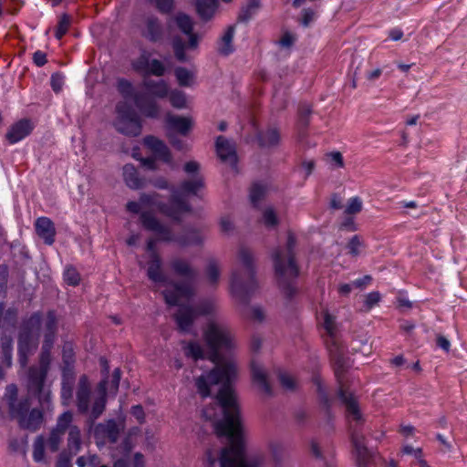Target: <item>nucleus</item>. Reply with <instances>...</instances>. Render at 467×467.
Segmentation results:
<instances>
[{"label": "nucleus", "mask_w": 467, "mask_h": 467, "mask_svg": "<svg viewBox=\"0 0 467 467\" xmlns=\"http://www.w3.org/2000/svg\"><path fill=\"white\" fill-rule=\"evenodd\" d=\"M178 28L189 36L188 43H184L181 37H174L172 40V47L176 58L181 62H185L188 57L184 52L186 47L195 48L198 45V36L192 33L193 23L189 16L179 13L174 17Z\"/></svg>", "instance_id": "nucleus-11"}, {"label": "nucleus", "mask_w": 467, "mask_h": 467, "mask_svg": "<svg viewBox=\"0 0 467 467\" xmlns=\"http://www.w3.org/2000/svg\"><path fill=\"white\" fill-rule=\"evenodd\" d=\"M117 118L114 121L116 130L127 136H138L141 132V122L138 114L128 101H121L116 107Z\"/></svg>", "instance_id": "nucleus-10"}, {"label": "nucleus", "mask_w": 467, "mask_h": 467, "mask_svg": "<svg viewBox=\"0 0 467 467\" xmlns=\"http://www.w3.org/2000/svg\"><path fill=\"white\" fill-rule=\"evenodd\" d=\"M36 339L33 337L32 332L24 329L20 332L18 337V354L19 361L22 366L27 363V357L36 349Z\"/></svg>", "instance_id": "nucleus-17"}, {"label": "nucleus", "mask_w": 467, "mask_h": 467, "mask_svg": "<svg viewBox=\"0 0 467 467\" xmlns=\"http://www.w3.org/2000/svg\"><path fill=\"white\" fill-rule=\"evenodd\" d=\"M206 467H260L264 461H205Z\"/></svg>", "instance_id": "nucleus-30"}, {"label": "nucleus", "mask_w": 467, "mask_h": 467, "mask_svg": "<svg viewBox=\"0 0 467 467\" xmlns=\"http://www.w3.org/2000/svg\"><path fill=\"white\" fill-rule=\"evenodd\" d=\"M143 86L154 97L163 99L169 95V86L164 80L145 79Z\"/></svg>", "instance_id": "nucleus-28"}, {"label": "nucleus", "mask_w": 467, "mask_h": 467, "mask_svg": "<svg viewBox=\"0 0 467 467\" xmlns=\"http://www.w3.org/2000/svg\"><path fill=\"white\" fill-rule=\"evenodd\" d=\"M64 433H60L55 429L52 430L50 436L47 440V447L51 451H57L63 440Z\"/></svg>", "instance_id": "nucleus-47"}, {"label": "nucleus", "mask_w": 467, "mask_h": 467, "mask_svg": "<svg viewBox=\"0 0 467 467\" xmlns=\"http://www.w3.org/2000/svg\"><path fill=\"white\" fill-rule=\"evenodd\" d=\"M45 440L42 436L36 439L33 445V458L36 462H41L44 459Z\"/></svg>", "instance_id": "nucleus-45"}, {"label": "nucleus", "mask_w": 467, "mask_h": 467, "mask_svg": "<svg viewBox=\"0 0 467 467\" xmlns=\"http://www.w3.org/2000/svg\"><path fill=\"white\" fill-rule=\"evenodd\" d=\"M159 197L160 195L156 192L142 193L140 196L139 202H129L126 205V209L132 213H139L141 208H150L157 210L173 219H178L181 213L191 210L190 205L181 198L176 190H172L170 204L161 202Z\"/></svg>", "instance_id": "nucleus-4"}, {"label": "nucleus", "mask_w": 467, "mask_h": 467, "mask_svg": "<svg viewBox=\"0 0 467 467\" xmlns=\"http://www.w3.org/2000/svg\"><path fill=\"white\" fill-rule=\"evenodd\" d=\"M220 228L223 233L229 234L234 230V224L229 216H223L220 221Z\"/></svg>", "instance_id": "nucleus-58"}, {"label": "nucleus", "mask_w": 467, "mask_h": 467, "mask_svg": "<svg viewBox=\"0 0 467 467\" xmlns=\"http://www.w3.org/2000/svg\"><path fill=\"white\" fill-rule=\"evenodd\" d=\"M51 350L48 346L41 348L39 365L31 367L28 372V391L36 396L41 404L50 401L51 392L45 386V380L51 363Z\"/></svg>", "instance_id": "nucleus-6"}, {"label": "nucleus", "mask_w": 467, "mask_h": 467, "mask_svg": "<svg viewBox=\"0 0 467 467\" xmlns=\"http://www.w3.org/2000/svg\"><path fill=\"white\" fill-rule=\"evenodd\" d=\"M150 61V54L144 51L132 61V67L137 72L148 75Z\"/></svg>", "instance_id": "nucleus-35"}, {"label": "nucleus", "mask_w": 467, "mask_h": 467, "mask_svg": "<svg viewBox=\"0 0 467 467\" xmlns=\"http://www.w3.org/2000/svg\"><path fill=\"white\" fill-rule=\"evenodd\" d=\"M33 60L37 67H43L47 62V55L46 53L37 50L33 54Z\"/></svg>", "instance_id": "nucleus-61"}, {"label": "nucleus", "mask_w": 467, "mask_h": 467, "mask_svg": "<svg viewBox=\"0 0 467 467\" xmlns=\"http://www.w3.org/2000/svg\"><path fill=\"white\" fill-rule=\"evenodd\" d=\"M73 350L65 347L63 349V361L67 367H69L73 363ZM65 369L67 373L69 372L68 368H66Z\"/></svg>", "instance_id": "nucleus-60"}, {"label": "nucleus", "mask_w": 467, "mask_h": 467, "mask_svg": "<svg viewBox=\"0 0 467 467\" xmlns=\"http://www.w3.org/2000/svg\"><path fill=\"white\" fill-rule=\"evenodd\" d=\"M251 369L254 384H256L260 390L264 392L265 395L271 396L272 388L267 380V376L266 373L265 372L264 368L260 364H257L256 362L253 361Z\"/></svg>", "instance_id": "nucleus-23"}, {"label": "nucleus", "mask_w": 467, "mask_h": 467, "mask_svg": "<svg viewBox=\"0 0 467 467\" xmlns=\"http://www.w3.org/2000/svg\"><path fill=\"white\" fill-rule=\"evenodd\" d=\"M123 178L130 189L137 190L145 186L144 180L139 177L138 171L132 164H126L123 167Z\"/></svg>", "instance_id": "nucleus-27"}, {"label": "nucleus", "mask_w": 467, "mask_h": 467, "mask_svg": "<svg viewBox=\"0 0 467 467\" xmlns=\"http://www.w3.org/2000/svg\"><path fill=\"white\" fill-rule=\"evenodd\" d=\"M257 140L262 148H274L279 145L281 136L276 128L269 127L258 133Z\"/></svg>", "instance_id": "nucleus-24"}, {"label": "nucleus", "mask_w": 467, "mask_h": 467, "mask_svg": "<svg viewBox=\"0 0 467 467\" xmlns=\"http://www.w3.org/2000/svg\"><path fill=\"white\" fill-rule=\"evenodd\" d=\"M200 169V165L197 161H191L185 163L184 171L188 174L192 176L183 181L179 188L171 187V192L172 193V190L178 191L181 198L189 205L187 201L184 199L183 194L188 195H199V192L204 187L203 178L198 172Z\"/></svg>", "instance_id": "nucleus-13"}, {"label": "nucleus", "mask_w": 467, "mask_h": 467, "mask_svg": "<svg viewBox=\"0 0 467 467\" xmlns=\"http://www.w3.org/2000/svg\"><path fill=\"white\" fill-rule=\"evenodd\" d=\"M90 385L87 376L79 378L77 389V407L80 413L86 414L89 411L90 404Z\"/></svg>", "instance_id": "nucleus-18"}, {"label": "nucleus", "mask_w": 467, "mask_h": 467, "mask_svg": "<svg viewBox=\"0 0 467 467\" xmlns=\"http://www.w3.org/2000/svg\"><path fill=\"white\" fill-rule=\"evenodd\" d=\"M216 151L223 161H228L231 164L236 162L235 145L226 138L219 136L216 139Z\"/></svg>", "instance_id": "nucleus-22"}, {"label": "nucleus", "mask_w": 467, "mask_h": 467, "mask_svg": "<svg viewBox=\"0 0 467 467\" xmlns=\"http://www.w3.org/2000/svg\"><path fill=\"white\" fill-rule=\"evenodd\" d=\"M71 17L66 14L60 16L57 30H56V37L57 39H61L63 36L67 32L68 27L70 26Z\"/></svg>", "instance_id": "nucleus-43"}, {"label": "nucleus", "mask_w": 467, "mask_h": 467, "mask_svg": "<svg viewBox=\"0 0 467 467\" xmlns=\"http://www.w3.org/2000/svg\"><path fill=\"white\" fill-rule=\"evenodd\" d=\"M330 352L335 367V374L339 383L338 397L346 407L348 418L358 422L361 420V414L356 398L343 384V374L349 366L348 361L339 350H331Z\"/></svg>", "instance_id": "nucleus-8"}, {"label": "nucleus", "mask_w": 467, "mask_h": 467, "mask_svg": "<svg viewBox=\"0 0 467 467\" xmlns=\"http://www.w3.org/2000/svg\"><path fill=\"white\" fill-rule=\"evenodd\" d=\"M350 437L358 466L366 467L372 459V452L365 444L364 435L358 430L351 427Z\"/></svg>", "instance_id": "nucleus-14"}, {"label": "nucleus", "mask_w": 467, "mask_h": 467, "mask_svg": "<svg viewBox=\"0 0 467 467\" xmlns=\"http://www.w3.org/2000/svg\"><path fill=\"white\" fill-rule=\"evenodd\" d=\"M380 300V295L379 292H371L366 296L365 304L368 309H370Z\"/></svg>", "instance_id": "nucleus-59"}, {"label": "nucleus", "mask_w": 467, "mask_h": 467, "mask_svg": "<svg viewBox=\"0 0 467 467\" xmlns=\"http://www.w3.org/2000/svg\"><path fill=\"white\" fill-rule=\"evenodd\" d=\"M362 210V201L359 197H352L348 200L345 213L348 214H356Z\"/></svg>", "instance_id": "nucleus-48"}, {"label": "nucleus", "mask_w": 467, "mask_h": 467, "mask_svg": "<svg viewBox=\"0 0 467 467\" xmlns=\"http://www.w3.org/2000/svg\"><path fill=\"white\" fill-rule=\"evenodd\" d=\"M140 219L142 226L159 235V240L165 243L174 242L181 246L198 245L202 244L204 236L197 230H187L181 234L175 235L171 229L161 223L151 213H140Z\"/></svg>", "instance_id": "nucleus-5"}, {"label": "nucleus", "mask_w": 467, "mask_h": 467, "mask_svg": "<svg viewBox=\"0 0 467 467\" xmlns=\"http://www.w3.org/2000/svg\"><path fill=\"white\" fill-rule=\"evenodd\" d=\"M364 247L363 242L361 241L358 235H354L347 244V248L348 249V253L357 256L360 254L361 249Z\"/></svg>", "instance_id": "nucleus-46"}, {"label": "nucleus", "mask_w": 467, "mask_h": 467, "mask_svg": "<svg viewBox=\"0 0 467 467\" xmlns=\"http://www.w3.org/2000/svg\"><path fill=\"white\" fill-rule=\"evenodd\" d=\"M81 447L80 430L77 426L69 428L67 438V449L71 454H77Z\"/></svg>", "instance_id": "nucleus-32"}, {"label": "nucleus", "mask_w": 467, "mask_h": 467, "mask_svg": "<svg viewBox=\"0 0 467 467\" xmlns=\"http://www.w3.org/2000/svg\"><path fill=\"white\" fill-rule=\"evenodd\" d=\"M323 327L327 334L333 337L336 333V322L334 317L328 313L324 314V324Z\"/></svg>", "instance_id": "nucleus-50"}, {"label": "nucleus", "mask_w": 467, "mask_h": 467, "mask_svg": "<svg viewBox=\"0 0 467 467\" xmlns=\"http://www.w3.org/2000/svg\"><path fill=\"white\" fill-rule=\"evenodd\" d=\"M167 122L171 129L179 131L182 135H186L192 127L191 119L181 116L169 115Z\"/></svg>", "instance_id": "nucleus-31"}, {"label": "nucleus", "mask_w": 467, "mask_h": 467, "mask_svg": "<svg viewBox=\"0 0 467 467\" xmlns=\"http://www.w3.org/2000/svg\"><path fill=\"white\" fill-rule=\"evenodd\" d=\"M169 99L171 105L175 108L182 109L186 104L185 95L182 91L180 90H172L169 92Z\"/></svg>", "instance_id": "nucleus-42"}, {"label": "nucleus", "mask_w": 467, "mask_h": 467, "mask_svg": "<svg viewBox=\"0 0 467 467\" xmlns=\"http://www.w3.org/2000/svg\"><path fill=\"white\" fill-rule=\"evenodd\" d=\"M106 380H102L99 383V394L94 399L90 410L89 419L92 421L97 420L103 413L106 407Z\"/></svg>", "instance_id": "nucleus-26"}, {"label": "nucleus", "mask_w": 467, "mask_h": 467, "mask_svg": "<svg viewBox=\"0 0 467 467\" xmlns=\"http://www.w3.org/2000/svg\"><path fill=\"white\" fill-rule=\"evenodd\" d=\"M164 73H165V67L162 64V62H161L158 59H152L151 61H150V68H149L148 75L150 74V75H154L156 77H161L164 75Z\"/></svg>", "instance_id": "nucleus-49"}, {"label": "nucleus", "mask_w": 467, "mask_h": 467, "mask_svg": "<svg viewBox=\"0 0 467 467\" xmlns=\"http://www.w3.org/2000/svg\"><path fill=\"white\" fill-rule=\"evenodd\" d=\"M295 246L296 237L289 233L286 246L285 248L278 247L272 254L278 287L288 299L293 298L297 293L296 278L299 272L295 261Z\"/></svg>", "instance_id": "nucleus-1"}, {"label": "nucleus", "mask_w": 467, "mask_h": 467, "mask_svg": "<svg viewBox=\"0 0 467 467\" xmlns=\"http://www.w3.org/2000/svg\"><path fill=\"white\" fill-rule=\"evenodd\" d=\"M140 31L141 36L152 43L161 41L164 36L163 26L160 19L154 16H148L144 18Z\"/></svg>", "instance_id": "nucleus-16"}, {"label": "nucleus", "mask_w": 467, "mask_h": 467, "mask_svg": "<svg viewBox=\"0 0 467 467\" xmlns=\"http://www.w3.org/2000/svg\"><path fill=\"white\" fill-rule=\"evenodd\" d=\"M73 377L69 376L64 369L61 388V400L64 406H68L72 399Z\"/></svg>", "instance_id": "nucleus-33"}, {"label": "nucleus", "mask_w": 467, "mask_h": 467, "mask_svg": "<svg viewBox=\"0 0 467 467\" xmlns=\"http://www.w3.org/2000/svg\"><path fill=\"white\" fill-rule=\"evenodd\" d=\"M315 17V12L311 9H303L302 10V23L304 26H308L310 22L313 21Z\"/></svg>", "instance_id": "nucleus-63"}, {"label": "nucleus", "mask_w": 467, "mask_h": 467, "mask_svg": "<svg viewBox=\"0 0 467 467\" xmlns=\"http://www.w3.org/2000/svg\"><path fill=\"white\" fill-rule=\"evenodd\" d=\"M436 344L439 348L443 349L446 352H449L451 348L450 341L442 335H438L436 338Z\"/></svg>", "instance_id": "nucleus-62"}, {"label": "nucleus", "mask_w": 467, "mask_h": 467, "mask_svg": "<svg viewBox=\"0 0 467 467\" xmlns=\"http://www.w3.org/2000/svg\"><path fill=\"white\" fill-rule=\"evenodd\" d=\"M238 266L232 273L231 291L242 302H246L249 296L257 289L254 252L245 246H241L237 253Z\"/></svg>", "instance_id": "nucleus-2"}, {"label": "nucleus", "mask_w": 467, "mask_h": 467, "mask_svg": "<svg viewBox=\"0 0 467 467\" xmlns=\"http://www.w3.org/2000/svg\"><path fill=\"white\" fill-rule=\"evenodd\" d=\"M402 451L406 454L413 455L416 459H420L422 456L421 449H415L410 445L404 446Z\"/></svg>", "instance_id": "nucleus-64"}, {"label": "nucleus", "mask_w": 467, "mask_h": 467, "mask_svg": "<svg viewBox=\"0 0 467 467\" xmlns=\"http://www.w3.org/2000/svg\"><path fill=\"white\" fill-rule=\"evenodd\" d=\"M72 420L73 414L70 411H66L58 417L57 425L54 429L60 433L65 434L66 431H69V428L73 426L71 425Z\"/></svg>", "instance_id": "nucleus-36"}, {"label": "nucleus", "mask_w": 467, "mask_h": 467, "mask_svg": "<svg viewBox=\"0 0 467 467\" xmlns=\"http://www.w3.org/2000/svg\"><path fill=\"white\" fill-rule=\"evenodd\" d=\"M64 280L69 285H78L80 282V275L78 270L69 265L64 271Z\"/></svg>", "instance_id": "nucleus-37"}, {"label": "nucleus", "mask_w": 467, "mask_h": 467, "mask_svg": "<svg viewBox=\"0 0 467 467\" xmlns=\"http://www.w3.org/2000/svg\"><path fill=\"white\" fill-rule=\"evenodd\" d=\"M278 379L282 388L285 390H294L296 387V379L287 372L280 371L278 374Z\"/></svg>", "instance_id": "nucleus-40"}, {"label": "nucleus", "mask_w": 467, "mask_h": 467, "mask_svg": "<svg viewBox=\"0 0 467 467\" xmlns=\"http://www.w3.org/2000/svg\"><path fill=\"white\" fill-rule=\"evenodd\" d=\"M118 90L127 99H132L140 111L147 117L155 118L159 114L157 103L146 94L134 90L131 83L126 79L118 81Z\"/></svg>", "instance_id": "nucleus-12"}, {"label": "nucleus", "mask_w": 467, "mask_h": 467, "mask_svg": "<svg viewBox=\"0 0 467 467\" xmlns=\"http://www.w3.org/2000/svg\"><path fill=\"white\" fill-rule=\"evenodd\" d=\"M260 0H247L246 5L241 9L238 20L241 22L248 21L259 9Z\"/></svg>", "instance_id": "nucleus-34"}, {"label": "nucleus", "mask_w": 467, "mask_h": 467, "mask_svg": "<svg viewBox=\"0 0 467 467\" xmlns=\"http://www.w3.org/2000/svg\"><path fill=\"white\" fill-rule=\"evenodd\" d=\"M266 188L261 183H254L250 191V199L254 205H256L265 193Z\"/></svg>", "instance_id": "nucleus-44"}, {"label": "nucleus", "mask_w": 467, "mask_h": 467, "mask_svg": "<svg viewBox=\"0 0 467 467\" xmlns=\"http://www.w3.org/2000/svg\"><path fill=\"white\" fill-rule=\"evenodd\" d=\"M161 13H170L173 8V0H150Z\"/></svg>", "instance_id": "nucleus-52"}, {"label": "nucleus", "mask_w": 467, "mask_h": 467, "mask_svg": "<svg viewBox=\"0 0 467 467\" xmlns=\"http://www.w3.org/2000/svg\"><path fill=\"white\" fill-rule=\"evenodd\" d=\"M250 318L254 322H263L265 318V310L259 306H252L250 309Z\"/></svg>", "instance_id": "nucleus-53"}, {"label": "nucleus", "mask_w": 467, "mask_h": 467, "mask_svg": "<svg viewBox=\"0 0 467 467\" xmlns=\"http://www.w3.org/2000/svg\"><path fill=\"white\" fill-rule=\"evenodd\" d=\"M147 265L148 278L164 289L169 287L170 277L163 272L161 255L153 254V258H149Z\"/></svg>", "instance_id": "nucleus-15"}, {"label": "nucleus", "mask_w": 467, "mask_h": 467, "mask_svg": "<svg viewBox=\"0 0 467 467\" xmlns=\"http://www.w3.org/2000/svg\"><path fill=\"white\" fill-rule=\"evenodd\" d=\"M170 267L174 275L182 277L181 282H174L170 278L169 287L162 294L168 305H179L181 301H190L194 296V282L197 271L183 258H173Z\"/></svg>", "instance_id": "nucleus-3"}, {"label": "nucleus", "mask_w": 467, "mask_h": 467, "mask_svg": "<svg viewBox=\"0 0 467 467\" xmlns=\"http://www.w3.org/2000/svg\"><path fill=\"white\" fill-rule=\"evenodd\" d=\"M206 275L208 277V281L212 285L217 284L220 277V268L215 261L209 262L206 268Z\"/></svg>", "instance_id": "nucleus-38"}, {"label": "nucleus", "mask_w": 467, "mask_h": 467, "mask_svg": "<svg viewBox=\"0 0 467 467\" xmlns=\"http://www.w3.org/2000/svg\"><path fill=\"white\" fill-rule=\"evenodd\" d=\"M144 144L152 151L156 159L161 160L165 163L171 162V152L163 141L153 136H147L144 138Z\"/></svg>", "instance_id": "nucleus-20"}, {"label": "nucleus", "mask_w": 467, "mask_h": 467, "mask_svg": "<svg viewBox=\"0 0 467 467\" xmlns=\"http://www.w3.org/2000/svg\"><path fill=\"white\" fill-rule=\"evenodd\" d=\"M234 26H230L223 33L220 41L218 42V52L223 56H228L234 52L233 39L234 36Z\"/></svg>", "instance_id": "nucleus-29"}, {"label": "nucleus", "mask_w": 467, "mask_h": 467, "mask_svg": "<svg viewBox=\"0 0 467 467\" xmlns=\"http://www.w3.org/2000/svg\"><path fill=\"white\" fill-rule=\"evenodd\" d=\"M52 89L57 93L62 89L64 85V76L60 73H54L50 78Z\"/></svg>", "instance_id": "nucleus-55"}, {"label": "nucleus", "mask_w": 467, "mask_h": 467, "mask_svg": "<svg viewBox=\"0 0 467 467\" xmlns=\"http://www.w3.org/2000/svg\"><path fill=\"white\" fill-rule=\"evenodd\" d=\"M2 355L4 362L9 367L12 360V339L10 337H3L1 342Z\"/></svg>", "instance_id": "nucleus-41"}, {"label": "nucleus", "mask_w": 467, "mask_h": 467, "mask_svg": "<svg viewBox=\"0 0 467 467\" xmlns=\"http://www.w3.org/2000/svg\"><path fill=\"white\" fill-rule=\"evenodd\" d=\"M96 433L109 442L115 443L119 438V428L115 420H109L104 423L98 424Z\"/></svg>", "instance_id": "nucleus-25"}, {"label": "nucleus", "mask_w": 467, "mask_h": 467, "mask_svg": "<svg viewBox=\"0 0 467 467\" xmlns=\"http://www.w3.org/2000/svg\"><path fill=\"white\" fill-rule=\"evenodd\" d=\"M311 114V109L308 105H302L299 109V122L303 127L308 125V118Z\"/></svg>", "instance_id": "nucleus-57"}, {"label": "nucleus", "mask_w": 467, "mask_h": 467, "mask_svg": "<svg viewBox=\"0 0 467 467\" xmlns=\"http://www.w3.org/2000/svg\"><path fill=\"white\" fill-rule=\"evenodd\" d=\"M189 301H181L178 310L173 314L175 322L180 331L189 333L192 329L194 320L199 315H209L214 310V304L210 301L200 303L196 307L185 305Z\"/></svg>", "instance_id": "nucleus-9"}, {"label": "nucleus", "mask_w": 467, "mask_h": 467, "mask_svg": "<svg viewBox=\"0 0 467 467\" xmlns=\"http://www.w3.org/2000/svg\"><path fill=\"white\" fill-rule=\"evenodd\" d=\"M7 391L9 393L10 414L18 420L20 427L30 431L39 429L43 423L42 411L37 409L29 411L30 402L28 399L16 402L17 389L15 385H9Z\"/></svg>", "instance_id": "nucleus-7"}, {"label": "nucleus", "mask_w": 467, "mask_h": 467, "mask_svg": "<svg viewBox=\"0 0 467 467\" xmlns=\"http://www.w3.org/2000/svg\"><path fill=\"white\" fill-rule=\"evenodd\" d=\"M33 130V125L28 119H21L13 124L5 134L6 140L11 144H15L26 136Z\"/></svg>", "instance_id": "nucleus-19"}, {"label": "nucleus", "mask_w": 467, "mask_h": 467, "mask_svg": "<svg viewBox=\"0 0 467 467\" xmlns=\"http://www.w3.org/2000/svg\"><path fill=\"white\" fill-rule=\"evenodd\" d=\"M45 330L46 332H57V318L54 312L49 311L47 313L46 321H45Z\"/></svg>", "instance_id": "nucleus-56"}, {"label": "nucleus", "mask_w": 467, "mask_h": 467, "mask_svg": "<svg viewBox=\"0 0 467 467\" xmlns=\"http://www.w3.org/2000/svg\"><path fill=\"white\" fill-rule=\"evenodd\" d=\"M155 234L154 237H151L148 240L147 245H146V251L149 254V258H153V254L160 255V254L157 252L156 249V244L157 242H162L161 240H159V235Z\"/></svg>", "instance_id": "nucleus-54"}, {"label": "nucleus", "mask_w": 467, "mask_h": 467, "mask_svg": "<svg viewBox=\"0 0 467 467\" xmlns=\"http://www.w3.org/2000/svg\"><path fill=\"white\" fill-rule=\"evenodd\" d=\"M36 232L45 244L51 245L55 242L56 229L54 223L47 217H39L35 223Z\"/></svg>", "instance_id": "nucleus-21"}, {"label": "nucleus", "mask_w": 467, "mask_h": 467, "mask_svg": "<svg viewBox=\"0 0 467 467\" xmlns=\"http://www.w3.org/2000/svg\"><path fill=\"white\" fill-rule=\"evenodd\" d=\"M263 222L268 227H273L277 224V217L272 208H267L263 213Z\"/></svg>", "instance_id": "nucleus-51"}, {"label": "nucleus", "mask_w": 467, "mask_h": 467, "mask_svg": "<svg viewBox=\"0 0 467 467\" xmlns=\"http://www.w3.org/2000/svg\"><path fill=\"white\" fill-rule=\"evenodd\" d=\"M175 77L181 86H189L192 79V74L185 67H179L174 70Z\"/></svg>", "instance_id": "nucleus-39"}]
</instances>
